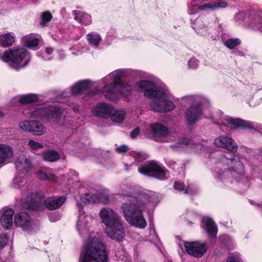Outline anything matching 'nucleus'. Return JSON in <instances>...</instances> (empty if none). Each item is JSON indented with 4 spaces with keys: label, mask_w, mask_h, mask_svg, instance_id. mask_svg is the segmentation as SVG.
<instances>
[{
    "label": "nucleus",
    "mask_w": 262,
    "mask_h": 262,
    "mask_svg": "<svg viewBox=\"0 0 262 262\" xmlns=\"http://www.w3.org/2000/svg\"><path fill=\"white\" fill-rule=\"evenodd\" d=\"M27 184V179L24 177L17 176L13 180L14 187L24 191L23 193L27 194L23 203V207L27 210H37L41 205L39 199L42 194L36 191H33L32 185H26Z\"/></svg>",
    "instance_id": "0eeeda50"
},
{
    "label": "nucleus",
    "mask_w": 262,
    "mask_h": 262,
    "mask_svg": "<svg viewBox=\"0 0 262 262\" xmlns=\"http://www.w3.org/2000/svg\"><path fill=\"white\" fill-rule=\"evenodd\" d=\"M219 113L220 114L219 120L217 118L214 119L213 117L210 118L214 120L215 124L220 125L221 129L225 133H228L231 129L235 128H253L254 127V123L252 122L225 115L221 111Z\"/></svg>",
    "instance_id": "9d476101"
},
{
    "label": "nucleus",
    "mask_w": 262,
    "mask_h": 262,
    "mask_svg": "<svg viewBox=\"0 0 262 262\" xmlns=\"http://www.w3.org/2000/svg\"><path fill=\"white\" fill-rule=\"evenodd\" d=\"M216 147L224 148L228 151L222 155L214 162L212 172L216 179L226 182L228 179L231 183H237L248 188L250 185L249 178L245 175V167L239 157L235 154L238 146L235 141L226 136H221L214 141Z\"/></svg>",
    "instance_id": "f257e3e1"
},
{
    "label": "nucleus",
    "mask_w": 262,
    "mask_h": 262,
    "mask_svg": "<svg viewBox=\"0 0 262 262\" xmlns=\"http://www.w3.org/2000/svg\"><path fill=\"white\" fill-rule=\"evenodd\" d=\"M24 43L28 48H34L38 46L39 40L35 37L26 36L24 38Z\"/></svg>",
    "instance_id": "58836bf2"
},
{
    "label": "nucleus",
    "mask_w": 262,
    "mask_h": 262,
    "mask_svg": "<svg viewBox=\"0 0 262 262\" xmlns=\"http://www.w3.org/2000/svg\"><path fill=\"white\" fill-rule=\"evenodd\" d=\"M241 41L239 38H228L223 41V44L228 49H233L235 47L239 45Z\"/></svg>",
    "instance_id": "4c0bfd02"
},
{
    "label": "nucleus",
    "mask_w": 262,
    "mask_h": 262,
    "mask_svg": "<svg viewBox=\"0 0 262 262\" xmlns=\"http://www.w3.org/2000/svg\"><path fill=\"white\" fill-rule=\"evenodd\" d=\"M251 102H249V105H250V106H255V104H254V105H252V104H251Z\"/></svg>",
    "instance_id": "13d9d810"
},
{
    "label": "nucleus",
    "mask_w": 262,
    "mask_h": 262,
    "mask_svg": "<svg viewBox=\"0 0 262 262\" xmlns=\"http://www.w3.org/2000/svg\"><path fill=\"white\" fill-rule=\"evenodd\" d=\"M14 210L4 208L0 210V225L4 228L9 229L13 224Z\"/></svg>",
    "instance_id": "6ab92c4d"
},
{
    "label": "nucleus",
    "mask_w": 262,
    "mask_h": 262,
    "mask_svg": "<svg viewBox=\"0 0 262 262\" xmlns=\"http://www.w3.org/2000/svg\"><path fill=\"white\" fill-rule=\"evenodd\" d=\"M130 70L119 69L113 71L101 79L105 83L103 87L102 93L106 98L112 99L115 97H127L131 94L132 87L128 83H125L121 78L129 74Z\"/></svg>",
    "instance_id": "20e7f679"
},
{
    "label": "nucleus",
    "mask_w": 262,
    "mask_h": 262,
    "mask_svg": "<svg viewBox=\"0 0 262 262\" xmlns=\"http://www.w3.org/2000/svg\"><path fill=\"white\" fill-rule=\"evenodd\" d=\"M60 155L54 150H49L43 154V160L49 162H55L59 160Z\"/></svg>",
    "instance_id": "72a5a7b5"
},
{
    "label": "nucleus",
    "mask_w": 262,
    "mask_h": 262,
    "mask_svg": "<svg viewBox=\"0 0 262 262\" xmlns=\"http://www.w3.org/2000/svg\"><path fill=\"white\" fill-rule=\"evenodd\" d=\"M191 21V26L196 33L204 36L209 37L210 36L211 29L205 26L202 18L198 17L193 21H192V19Z\"/></svg>",
    "instance_id": "412c9836"
},
{
    "label": "nucleus",
    "mask_w": 262,
    "mask_h": 262,
    "mask_svg": "<svg viewBox=\"0 0 262 262\" xmlns=\"http://www.w3.org/2000/svg\"><path fill=\"white\" fill-rule=\"evenodd\" d=\"M184 247L188 254L195 257H202L207 249L205 243L199 242H185Z\"/></svg>",
    "instance_id": "2eb2a0df"
},
{
    "label": "nucleus",
    "mask_w": 262,
    "mask_h": 262,
    "mask_svg": "<svg viewBox=\"0 0 262 262\" xmlns=\"http://www.w3.org/2000/svg\"><path fill=\"white\" fill-rule=\"evenodd\" d=\"M249 25L251 27L257 29L262 32V15L255 13L251 16Z\"/></svg>",
    "instance_id": "2f4dec72"
},
{
    "label": "nucleus",
    "mask_w": 262,
    "mask_h": 262,
    "mask_svg": "<svg viewBox=\"0 0 262 262\" xmlns=\"http://www.w3.org/2000/svg\"><path fill=\"white\" fill-rule=\"evenodd\" d=\"M53 49L52 48H47L46 49L45 53L48 55H50L53 52Z\"/></svg>",
    "instance_id": "5fc2aeb1"
},
{
    "label": "nucleus",
    "mask_w": 262,
    "mask_h": 262,
    "mask_svg": "<svg viewBox=\"0 0 262 262\" xmlns=\"http://www.w3.org/2000/svg\"><path fill=\"white\" fill-rule=\"evenodd\" d=\"M82 140H83V139H81L79 141V142H82Z\"/></svg>",
    "instance_id": "e2e57ef3"
},
{
    "label": "nucleus",
    "mask_w": 262,
    "mask_h": 262,
    "mask_svg": "<svg viewBox=\"0 0 262 262\" xmlns=\"http://www.w3.org/2000/svg\"><path fill=\"white\" fill-rule=\"evenodd\" d=\"M138 171L142 174L162 181L166 180L170 177L168 170L153 160L146 161L141 165L138 168Z\"/></svg>",
    "instance_id": "9b49d317"
},
{
    "label": "nucleus",
    "mask_w": 262,
    "mask_h": 262,
    "mask_svg": "<svg viewBox=\"0 0 262 262\" xmlns=\"http://www.w3.org/2000/svg\"><path fill=\"white\" fill-rule=\"evenodd\" d=\"M204 228L209 236L215 237L217 232V228L215 223L209 217H204L203 220Z\"/></svg>",
    "instance_id": "a878e982"
},
{
    "label": "nucleus",
    "mask_w": 262,
    "mask_h": 262,
    "mask_svg": "<svg viewBox=\"0 0 262 262\" xmlns=\"http://www.w3.org/2000/svg\"><path fill=\"white\" fill-rule=\"evenodd\" d=\"M39 178L42 180L55 182L56 178L49 169H42L38 171Z\"/></svg>",
    "instance_id": "7c9ffc66"
},
{
    "label": "nucleus",
    "mask_w": 262,
    "mask_h": 262,
    "mask_svg": "<svg viewBox=\"0 0 262 262\" xmlns=\"http://www.w3.org/2000/svg\"><path fill=\"white\" fill-rule=\"evenodd\" d=\"M87 39L90 44L94 46L95 47H97L101 40L100 35L95 32H92L89 33L87 35Z\"/></svg>",
    "instance_id": "f704fd0d"
},
{
    "label": "nucleus",
    "mask_w": 262,
    "mask_h": 262,
    "mask_svg": "<svg viewBox=\"0 0 262 262\" xmlns=\"http://www.w3.org/2000/svg\"><path fill=\"white\" fill-rule=\"evenodd\" d=\"M128 149V148L126 145H122L116 148V151L119 154H122L127 151Z\"/></svg>",
    "instance_id": "8fccbe9b"
},
{
    "label": "nucleus",
    "mask_w": 262,
    "mask_h": 262,
    "mask_svg": "<svg viewBox=\"0 0 262 262\" xmlns=\"http://www.w3.org/2000/svg\"><path fill=\"white\" fill-rule=\"evenodd\" d=\"M174 188L179 191L183 192L185 194H194L196 193V190L193 189L190 185L185 186L183 183L181 182H175Z\"/></svg>",
    "instance_id": "c85d7f7f"
},
{
    "label": "nucleus",
    "mask_w": 262,
    "mask_h": 262,
    "mask_svg": "<svg viewBox=\"0 0 262 262\" xmlns=\"http://www.w3.org/2000/svg\"><path fill=\"white\" fill-rule=\"evenodd\" d=\"M74 18L79 23L85 26L89 25L92 23V18L91 15L84 12L76 11Z\"/></svg>",
    "instance_id": "c756f323"
},
{
    "label": "nucleus",
    "mask_w": 262,
    "mask_h": 262,
    "mask_svg": "<svg viewBox=\"0 0 262 262\" xmlns=\"http://www.w3.org/2000/svg\"><path fill=\"white\" fill-rule=\"evenodd\" d=\"M188 64L190 68L195 69L199 66V61L194 58H192L189 60Z\"/></svg>",
    "instance_id": "c03bdc74"
},
{
    "label": "nucleus",
    "mask_w": 262,
    "mask_h": 262,
    "mask_svg": "<svg viewBox=\"0 0 262 262\" xmlns=\"http://www.w3.org/2000/svg\"><path fill=\"white\" fill-rule=\"evenodd\" d=\"M192 141L187 138H181L179 139L178 142L170 146L171 147L174 148H183L184 146L192 144Z\"/></svg>",
    "instance_id": "ea45409f"
},
{
    "label": "nucleus",
    "mask_w": 262,
    "mask_h": 262,
    "mask_svg": "<svg viewBox=\"0 0 262 262\" xmlns=\"http://www.w3.org/2000/svg\"><path fill=\"white\" fill-rule=\"evenodd\" d=\"M139 133L140 128L139 127H137L130 133V136L132 138L134 139L137 137Z\"/></svg>",
    "instance_id": "3c124183"
},
{
    "label": "nucleus",
    "mask_w": 262,
    "mask_h": 262,
    "mask_svg": "<svg viewBox=\"0 0 262 262\" xmlns=\"http://www.w3.org/2000/svg\"><path fill=\"white\" fill-rule=\"evenodd\" d=\"M1 59L9 63L10 66L16 70L26 66L30 60V55L24 48L14 47L5 52Z\"/></svg>",
    "instance_id": "1a4fd4ad"
},
{
    "label": "nucleus",
    "mask_w": 262,
    "mask_h": 262,
    "mask_svg": "<svg viewBox=\"0 0 262 262\" xmlns=\"http://www.w3.org/2000/svg\"><path fill=\"white\" fill-rule=\"evenodd\" d=\"M14 37L10 33H7L0 36V44L4 47H8L14 42Z\"/></svg>",
    "instance_id": "473e14b6"
},
{
    "label": "nucleus",
    "mask_w": 262,
    "mask_h": 262,
    "mask_svg": "<svg viewBox=\"0 0 262 262\" xmlns=\"http://www.w3.org/2000/svg\"><path fill=\"white\" fill-rule=\"evenodd\" d=\"M0 262H13L12 256L10 252H9L8 255L5 257L2 253H0Z\"/></svg>",
    "instance_id": "a18cd8bd"
},
{
    "label": "nucleus",
    "mask_w": 262,
    "mask_h": 262,
    "mask_svg": "<svg viewBox=\"0 0 262 262\" xmlns=\"http://www.w3.org/2000/svg\"><path fill=\"white\" fill-rule=\"evenodd\" d=\"M167 165L170 168H172L174 170L177 171L176 169L179 168V165H178L175 161L169 160L166 162Z\"/></svg>",
    "instance_id": "de8ad7c7"
},
{
    "label": "nucleus",
    "mask_w": 262,
    "mask_h": 262,
    "mask_svg": "<svg viewBox=\"0 0 262 262\" xmlns=\"http://www.w3.org/2000/svg\"><path fill=\"white\" fill-rule=\"evenodd\" d=\"M19 126L21 129L32 133L35 136H41L46 132V127L40 122L37 121H24Z\"/></svg>",
    "instance_id": "4468645a"
},
{
    "label": "nucleus",
    "mask_w": 262,
    "mask_h": 262,
    "mask_svg": "<svg viewBox=\"0 0 262 262\" xmlns=\"http://www.w3.org/2000/svg\"><path fill=\"white\" fill-rule=\"evenodd\" d=\"M14 223L17 227H20L24 231H31L34 228L33 220L26 212L17 213L15 216Z\"/></svg>",
    "instance_id": "dca6fc26"
},
{
    "label": "nucleus",
    "mask_w": 262,
    "mask_h": 262,
    "mask_svg": "<svg viewBox=\"0 0 262 262\" xmlns=\"http://www.w3.org/2000/svg\"><path fill=\"white\" fill-rule=\"evenodd\" d=\"M16 169L19 173H26L31 168V161L25 155L19 156L15 163Z\"/></svg>",
    "instance_id": "aec40b11"
},
{
    "label": "nucleus",
    "mask_w": 262,
    "mask_h": 262,
    "mask_svg": "<svg viewBox=\"0 0 262 262\" xmlns=\"http://www.w3.org/2000/svg\"><path fill=\"white\" fill-rule=\"evenodd\" d=\"M232 54L237 55V56H243L244 55V53L242 51L239 50H235L232 52Z\"/></svg>",
    "instance_id": "603ef678"
},
{
    "label": "nucleus",
    "mask_w": 262,
    "mask_h": 262,
    "mask_svg": "<svg viewBox=\"0 0 262 262\" xmlns=\"http://www.w3.org/2000/svg\"><path fill=\"white\" fill-rule=\"evenodd\" d=\"M12 147L6 144H0V166L8 162L13 156Z\"/></svg>",
    "instance_id": "393cba45"
},
{
    "label": "nucleus",
    "mask_w": 262,
    "mask_h": 262,
    "mask_svg": "<svg viewBox=\"0 0 262 262\" xmlns=\"http://www.w3.org/2000/svg\"><path fill=\"white\" fill-rule=\"evenodd\" d=\"M185 102L189 103H195L186 109L185 118L190 124H193L203 117L202 106L208 100L199 95H188L183 97Z\"/></svg>",
    "instance_id": "6e6552de"
},
{
    "label": "nucleus",
    "mask_w": 262,
    "mask_h": 262,
    "mask_svg": "<svg viewBox=\"0 0 262 262\" xmlns=\"http://www.w3.org/2000/svg\"><path fill=\"white\" fill-rule=\"evenodd\" d=\"M149 129L152 137L156 141L159 142L166 141V138L169 134L167 127L162 124L155 123L150 124Z\"/></svg>",
    "instance_id": "f3484780"
},
{
    "label": "nucleus",
    "mask_w": 262,
    "mask_h": 262,
    "mask_svg": "<svg viewBox=\"0 0 262 262\" xmlns=\"http://www.w3.org/2000/svg\"><path fill=\"white\" fill-rule=\"evenodd\" d=\"M197 146H198L199 148H200V147H201L202 146V145H200V144H198V145H197Z\"/></svg>",
    "instance_id": "052dcab7"
},
{
    "label": "nucleus",
    "mask_w": 262,
    "mask_h": 262,
    "mask_svg": "<svg viewBox=\"0 0 262 262\" xmlns=\"http://www.w3.org/2000/svg\"><path fill=\"white\" fill-rule=\"evenodd\" d=\"M106 246L98 233H90L83 245L79 262H108Z\"/></svg>",
    "instance_id": "39448f33"
},
{
    "label": "nucleus",
    "mask_w": 262,
    "mask_h": 262,
    "mask_svg": "<svg viewBox=\"0 0 262 262\" xmlns=\"http://www.w3.org/2000/svg\"><path fill=\"white\" fill-rule=\"evenodd\" d=\"M49 217L51 222H55L60 219L61 215L58 212H54L50 214Z\"/></svg>",
    "instance_id": "49530a36"
},
{
    "label": "nucleus",
    "mask_w": 262,
    "mask_h": 262,
    "mask_svg": "<svg viewBox=\"0 0 262 262\" xmlns=\"http://www.w3.org/2000/svg\"><path fill=\"white\" fill-rule=\"evenodd\" d=\"M43 58H45V60H49L51 59V58H45L44 56L42 57Z\"/></svg>",
    "instance_id": "bf43d9fd"
},
{
    "label": "nucleus",
    "mask_w": 262,
    "mask_h": 262,
    "mask_svg": "<svg viewBox=\"0 0 262 262\" xmlns=\"http://www.w3.org/2000/svg\"><path fill=\"white\" fill-rule=\"evenodd\" d=\"M226 262H243L239 255L237 254H234L228 258Z\"/></svg>",
    "instance_id": "09e8293b"
},
{
    "label": "nucleus",
    "mask_w": 262,
    "mask_h": 262,
    "mask_svg": "<svg viewBox=\"0 0 262 262\" xmlns=\"http://www.w3.org/2000/svg\"><path fill=\"white\" fill-rule=\"evenodd\" d=\"M10 243L9 249H11L12 241L7 233L0 234V251Z\"/></svg>",
    "instance_id": "e433bc0d"
},
{
    "label": "nucleus",
    "mask_w": 262,
    "mask_h": 262,
    "mask_svg": "<svg viewBox=\"0 0 262 262\" xmlns=\"http://www.w3.org/2000/svg\"><path fill=\"white\" fill-rule=\"evenodd\" d=\"M91 88L90 82L88 80H82L78 82L72 86L71 92L73 94L83 93Z\"/></svg>",
    "instance_id": "bb28decb"
},
{
    "label": "nucleus",
    "mask_w": 262,
    "mask_h": 262,
    "mask_svg": "<svg viewBox=\"0 0 262 262\" xmlns=\"http://www.w3.org/2000/svg\"><path fill=\"white\" fill-rule=\"evenodd\" d=\"M29 113L32 118L40 119L46 118L49 120L54 121L58 120L61 117L62 113L60 108L51 105L32 108L30 110Z\"/></svg>",
    "instance_id": "f8f14e48"
},
{
    "label": "nucleus",
    "mask_w": 262,
    "mask_h": 262,
    "mask_svg": "<svg viewBox=\"0 0 262 262\" xmlns=\"http://www.w3.org/2000/svg\"><path fill=\"white\" fill-rule=\"evenodd\" d=\"M77 205L79 212L77 223V228L79 234L84 236L88 234L90 231V224L93 219L91 216L84 214L81 203H78Z\"/></svg>",
    "instance_id": "ddd939ff"
},
{
    "label": "nucleus",
    "mask_w": 262,
    "mask_h": 262,
    "mask_svg": "<svg viewBox=\"0 0 262 262\" xmlns=\"http://www.w3.org/2000/svg\"><path fill=\"white\" fill-rule=\"evenodd\" d=\"M190 224H191L192 223L191 222H188Z\"/></svg>",
    "instance_id": "0e129e2a"
},
{
    "label": "nucleus",
    "mask_w": 262,
    "mask_h": 262,
    "mask_svg": "<svg viewBox=\"0 0 262 262\" xmlns=\"http://www.w3.org/2000/svg\"><path fill=\"white\" fill-rule=\"evenodd\" d=\"M194 12H189V14H194Z\"/></svg>",
    "instance_id": "680f3d73"
},
{
    "label": "nucleus",
    "mask_w": 262,
    "mask_h": 262,
    "mask_svg": "<svg viewBox=\"0 0 262 262\" xmlns=\"http://www.w3.org/2000/svg\"><path fill=\"white\" fill-rule=\"evenodd\" d=\"M41 20L40 22V25L42 27H45L47 24L49 23L52 18L51 13L48 11L43 12L41 15Z\"/></svg>",
    "instance_id": "a19ab883"
},
{
    "label": "nucleus",
    "mask_w": 262,
    "mask_h": 262,
    "mask_svg": "<svg viewBox=\"0 0 262 262\" xmlns=\"http://www.w3.org/2000/svg\"><path fill=\"white\" fill-rule=\"evenodd\" d=\"M134 157L136 161H137L138 162H141L143 160L147 159L148 157V156L146 153L139 152L136 153Z\"/></svg>",
    "instance_id": "37998d69"
},
{
    "label": "nucleus",
    "mask_w": 262,
    "mask_h": 262,
    "mask_svg": "<svg viewBox=\"0 0 262 262\" xmlns=\"http://www.w3.org/2000/svg\"><path fill=\"white\" fill-rule=\"evenodd\" d=\"M125 115V112L124 111L122 110H116L114 108V112L110 117L113 122L119 123L123 121Z\"/></svg>",
    "instance_id": "c9c22d12"
},
{
    "label": "nucleus",
    "mask_w": 262,
    "mask_h": 262,
    "mask_svg": "<svg viewBox=\"0 0 262 262\" xmlns=\"http://www.w3.org/2000/svg\"><path fill=\"white\" fill-rule=\"evenodd\" d=\"M15 100H18L20 103L28 104L37 101L38 97L36 94H29L21 96H17L14 98L12 101Z\"/></svg>",
    "instance_id": "cd10ccee"
},
{
    "label": "nucleus",
    "mask_w": 262,
    "mask_h": 262,
    "mask_svg": "<svg viewBox=\"0 0 262 262\" xmlns=\"http://www.w3.org/2000/svg\"><path fill=\"white\" fill-rule=\"evenodd\" d=\"M28 145L30 148L34 151L43 148L42 144L37 142L33 140H30L28 142Z\"/></svg>",
    "instance_id": "79ce46f5"
},
{
    "label": "nucleus",
    "mask_w": 262,
    "mask_h": 262,
    "mask_svg": "<svg viewBox=\"0 0 262 262\" xmlns=\"http://www.w3.org/2000/svg\"><path fill=\"white\" fill-rule=\"evenodd\" d=\"M120 194L126 198V201L122 204L121 208L127 222L135 227L145 228L147 223L143 212L149 203H155L153 197L148 193L135 192L131 188L123 190Z\"/></svg>",
    "instance_id": "f03ea898"
},
{
    "label": "nucleus",
    "mask_w": 262,
    "mask_h": 262,
    "mask_svg": "<svg viewBox=\"0 0 262 262\" xmlns=\"http://www.w3.org/2000/svg\"><path fill=\"white\" fill-rule=\"evenodd\" d=\"M140 91L144 92L145 97L154 98L150 103L152 110L157 112L165 113L173 110L175 105L168 98V90H158L155 84L148 80H142L138 83Z\"/></svg>",
    "instance_id": "7ed1b4c3"
},
{
    "label": "nucleus",
    "mask_w": 262,
    "mask_h": 262,
    "mask_svg": "<svg viewBox=\"0 0 262 262\" xmlns=\"http://www.w3.org/2000/svg\"><path fill=\"white\" fill-rule=\"evenodd\" d=\"M4 115L3 112H2V111H0V117H3V116Z\"/></svg>",
    "instance_id": "4d7b16f0"
},
{
    "label": "nucleus",
    "mask_w": 262,
    "mask_h": 262,
    "mask_svg": "<svg viewBox=\"0 0 262 262\" xmlns=\"http://www.w3.org/2000/svg\"><path fill=\"white\" fill-rule=\"evenodd\" d=\"M124 166H125V170L128 171L129 169V167L128 165L127 164H124Z\"/></svg>",
    "instance_id": "6e6d98bb"
},
{
    "label": "nucleus",
    "mask_w": 262,
    "mask_h": 262,
    "mask_svg": "<svg viewBox=\"0 0 262 262\" xmlns=\"http://www.w3.org/2000/svg\"><path fill=\"white\" fill-rule=\"evenodd\" d=\"M66 200L63 196L48 197L45 200L44 205L50 210H56L62 206Z\"/></svg>",
    "instance_id": "b1692460"
},
{
    "label": "nucleus",
    "mask_w": 262,
    "mask_h": 262,
    "mask_svg": "<svg viewBox=\"0 0 262 262\" xmlns=\"http://www.w3.org/2000/svg\"><path fill=\"white\" fill-rule=\"evenodd\" d=\"M75 136L73 135L71 137V138H70V141H72V144L74 145V146H77L78 145V142H75Z\"/></svg>",
    "instance_id": "864d4df0"
},
{
    "label": "nucleus",
    "mask_w": 262,
    "mask_h": 262,
    "mask_svg": "<svg viewBox=\"0 0 262 262\" xmlns=\"http://www.w3.org/2000/svg\"><path fill=\"white\" fill-rule=\"evenodd\" d=\"M105 190H97L96 192H89L81 197L82 202L86 203H97L102 201L104 197Z\"/></svg>",
    "instance_id": "5701e85b"
},
{
    "label": "nucleus",
    "mask_w": 262,
    "mask_h": 262,
    "mask_svg": "<svg viewBox=\"0 0 262 262\" xmlns=\"http://www.w3.org/2000/svg\"><path fill=\"white\" fill-rule=\"evenodd\" d=\"M227 6V3L226 0H216L213 2L207 3L203 5L198 6L196 5L192 6V11L200 9L204 10L206 9H210L214 10L219 8H225Z\"/></svg>",
    "instance_id": "4be33fe9"
},
{
    "label": "nucleus",
    "mask_w": 262,
    "mask_h": 262,
    "mask_svg": "<svg viewBox=\"0 0 262 262\" xmlns=\"http://www.w3.org/2000/svg\"><path fill=\"white\" fill-rule=\"evenodd\" d=\"M99 215L102 222L106 226L108 237L120 242L124 236V228L121 217L112 209H102Z\"/></svg>",
    "instance_id": "423d86ee"
},
{
    "label": "nucleus",
    "mask_w": 262,
    "mask_h": 262,
    "mask_svg": "<svg viewBox=\"0 0 262 262\" xmlns=\"http://www.w3.org/2000/svg\"><path fill=\"white\" fill-rule=\"evenodd\" d=\"M114 112V107L112 105L101 102L98 103L92 110V114L94 116L107 119Z\"/></svg>",
    "instance_id": "a211bd4d"
}]
</instances>
